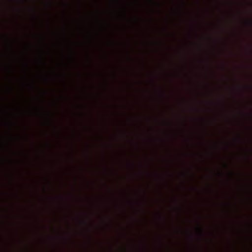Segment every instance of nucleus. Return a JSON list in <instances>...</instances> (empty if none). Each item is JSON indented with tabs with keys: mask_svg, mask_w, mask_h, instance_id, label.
<instances>
[{
	"mask_svg": "<svg viewBox=\"0 0 252 252\" xmlns=\"http://www.w3.org/2000/svg\"><path fill=\"white\" fill-rule=\"evenodd\" d=\"M247 24L249 25V26L252 27V20L251 19L247 21Z\"/></svg>",
	"mask_w": 252,
	"mask_h": 252,
	"instance_id": "f257e3e1",
	"label": "nucleus"
},
{
	"mask_svg": "<svg viewBox=\"0 0 252 252\" xmlns=\"http://www.w3.org/2000/svg\"><path fill=\"white\" fill-rule=\"evenodd\" d=\"M199 232L201 233V232H202V230H201V229H199Z\"/></svg>",
	"mask_w": 252,
	"mask_h": 252,
	"instance_id": "f03ea898",
	"label": "nucleus"
}]
</instances>
